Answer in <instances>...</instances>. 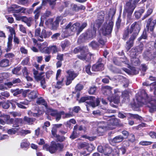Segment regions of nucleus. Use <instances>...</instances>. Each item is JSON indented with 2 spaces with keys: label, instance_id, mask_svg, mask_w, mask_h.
Wrapping results in <instances>:
<instances>
[{
  "label": "nucleus",
  "instance_id": "nucleus-1",
  "mask_svg": "<svg viewBox=\"0 0 156 156\" xmlns=\"http://www.w3.org/2000/svg\"><path fill=\"white\" fill-rule=\"evenodd\" d=\"M141 24L139 21L135 22L131 26L130 28L127 27L124 30L122 39L125 41L127 40L129 37V34H131V36L136 38L140 30Z\"/></svg>",
  "mask_w": 156,
  "mask_h": 156
},
{
  "label": "nucleus",
  "instance_id": "nucleus-2",
  "mask_svg": "<svg viewBox=\"0 0 156 156\" xmlns=\"http://www.w3.org/2000/svg\"><path fill=\"white\" fill-rule=\"evenodd\" d=\"M87 24L86 22L83 23L81 25L79 23L76 22L73 24L70 22L66 26L65 29L66 32L69 36L73 35L75 32L78 35L87 26Z\"/></svg>",
  "mask_w": 156,
  "mask_h": 156
},
{
  "label": "nucleus",
  "instance_id": "nucleus-3",
  "mask_svg": "<svg viewBox=\"0 0 156 156\" xmlns=\"http://www.w3.org/2000/svg\"><path fill=\"white\" fill-rule=\"evenodd\" d=\"M73 52L77 54L79 52L80 54L77 55V57L82 60H85L86 62H89L91 59V54L88 53V48L86 46L77 47L74 48Z\"/></svg>",
  "mask_w": 156,
  "mask_h": 156
},
{
  "label": "nucleus",
  "instance_id": "nucleus-4",
  "mask_svg": "<svg viewBox=\"0 0 156 156\" xmlns=\"http://www.w3.org/2000/svg\"><path fill=\"white\" fill-rule=\"evenodd\" d=\"M117 120L114 119H109L107 122V126L106 127L104 125H101V124H104L103 122H100L98 124V127L97 131L98 133H103L107 129L112 130L115 128V126L117 124Z\"/></svg>",
  "mask_w": 156,
  "mask_h": 156
},
{
  "label": "nucleus",
  "instance_id": "nucleus-5",
  "mask_svg": "<svg viewBox=\"0 0 156 156\" xmlns=\"http://www.w3.org/2000/svg\"><path fill=\"white\" fill-rule=\"evenodd\" d=\"M52 34L50 31H46L44 29H43L41 32L40 28L36 29L35 32V36L38 38V41L41 42L44 41L43 38L49 37Z\"/></svg>",
  "mask_w": 156,
  "mask_h": 156
},
{
  "label": "nucleus",
  "instance_id": "nucleus-6",
  "mask_svg": "<svg viewBox=\"0 0 156 156\" xmlns=\"http://www.w3.org/2000/svg\"><path fill=\"white\" fill-rule=\"evenodd\" d=\"M95 98L93 96H87L82 97L79 101V103H83L85 102L87 103L88 105L94 108L98 106L100 103V101L99 99H97L95 101L94 99Z\"/></svg>",
  "mask_w": 156,
  "mask_h": 156
},
{
  "label": "nucleus",
  "instance_id": "nucleus-7",
  "mask_svg": "<svg viewBox=\"0 0 156 156\" xmlns=\"http://www.w3.org/2000/svg\"><path fill=\"white\" fill-rule=\"evenodd\" d=\"M96 36V30L94 28L93 30L87 31L85 34H83L79 37L78 41L79 43L84 42L85 40L91 39Z\"/></svg>",
  "mask_w": 156,
  "mask_h": 156
},
{
  "label": "nucleus",
  "instance_id": "nucleus-8",
  "mask_svg": "<svg viewBox=\"0 0 156 156\" xmlns=\"http://www.w3.org/2000/svg\"><path fill=\"white\" fill-rule=\"evenodd\" d=\"M136 7V6L131 3L130 2L128 1L126 3L124 6L123 13L126 14L127 13L128 16H130L132 14Z\"/></svg>",
  "mask_w": 156,
  "mask_h": 156
},
{
  "label": "nucleus",
  "instance_id": "nucleus-9",
  "mask_svg": "<svg viewBox=\"0 0 156 156\" xmlns=\"http://www.w3.org/2000/svg\"><path fill=\"white\" fill-rule=\"evenodd\" d=\"M102 62V59L99 58L97 62L95 64L93 65L92 70L94 72H97L103 70L104 65Z\"/></svg>",
  "mask_w": 156,
  "mask_h": 156
},
{
  "label": "nucleus",
  "instance_id": "nucleus-10",
  "mask_svg": "<svg viewBox=\"0 0 156 156\" xmlns=\"http://www.w3.org/2000/svg\"><path fill=\"white\" fill-rule=\"evenodd\" d=\"M146 21L147 22L146 26L147 29L148 30H150L151 31H153L156 25V19L153 20L152 17H151Z\"/></svg>",
  "mask_w": 156,
  "mask_h": 156
},
{
  "label": "nucleus",
  "instance_id": "nucleus-11",
  "mask_svg": "<svg viewBox=\"0 0 156 156\" xmlns=\"http://www.w3.org/2000/svg\"><path fill=\"white\" fill-rule=\"evenodd\" d=\"M113 26V22L109 21L106 27L103 29V33L105 35L110 34L112 32Z\"/></svg>",
  "mask_w": 156,
  "mask_h": 156
},
{
  "label": "nucleus",
  "instance_id": "nucleus-12",
  "mask_svg": "<svg viewBox=\"0 0 156 156\" xmlns=\"http://www.w3.org/2000/svg\"><path fill=\"white\" fill-rule=\"evenodd\" d=\"M56 144L55 143H51L50 146L45 145L43 146V149L48 151L51 154L55 153L57 151Z\"/></svg>",
  "mask_w": 156,
  "mask_h": 156
},
{
  "label": "nucleus",
  "instance_id": "nucleus-13",
  "mask_svg": "<svg viewBox=\"0 0 156 156\" xmlns=\"http://www.w3.org/2000/svg\"><path fill=\"white\" fill-rule=\"evenodd\" d=\"M136 38L131 36L129 40L126 43L125 48L127 51H128L134 45V41Z\"/></svg>",
  "mask_w": 156,
  "mask_h": 156
},
{
  "label": "nucleus",
  "instance_id": "nucleus-14",
  "mask_svg": "<svg viewBox=\"0 0 156 156\" xmlns=\"http://www.w3.org/2000/svg\"><path fill=\"white\" fill-rule=\"evenodd\" d=\"M48 44L46 42H44L42 44L38 45V48L40 51L42 53L49 54L48 47H47Z\"/></svg>",
  "mask_w": 156,
  "mask_h": 156
},
{
  "label": "nucleus",
  "instance_id": "nucleus-15",
  "mask_svg": "<svg viewBox=\"0 0 156 156\" xmlns=\"http://www.w3.org/2000/svg\"><path fill=\"white\" fill-rule=\"evenodd\" d=\"M72 12L74 13V12H77L80 10H85V7L82 5L80 6H78L77 5L75 4H72L71 5Z\"/></svg>",
  "mask_w": 156,
  "mask_h": 156
},
{
  "label": "nucleus",
  "instance_id": "nucleus-16",
  "mask_svg": "<svg viewBox=\"0 0 156 156\" xmlns=\"http://www.w3.org/2000/svg\"><path fill=\"white\" fill-rule=\"evenodd\" d=\"M105 14L103 11H101L98 13V20L97 24H98V27H99L101 24L103 23L105 17Z\"/></svg>",
  "mask_w": 156,
  "mask_h": 156
},
{
  "label": "nucleus",
  "instance_id": "nucleus-17",
  "mask_svg": "<svg viewBox=\"0 0 156 156\" xmlns=\"http://www.w3.org/2000/svg\"><path fill=\"white\" fill-rule=\"evenodd\" d=\"M22 21L26 23L27 25L29 27L31 26L33 20V18L31 17L27 18L26 16H23L21 17Z\"/></svg>",
  "mask_w": 156,
  "mask_h": 156
},
{
  "label": "nucleus",
  "instance_id": "nucleus-18",
  "mask_svg": "<svg viewBox=\"0 0 156 156\" xmlns=\"http://www.w3.org/2000/svg\"><path fill=\"white\" fill-rule=\"evenodd\" d=\"M62 17L61 16H59L56 18L55 20L52 24V28L53 30H56L59 26V22L62 20Z\"/></svg>",
  "mask_w": 156,
  "mask_h": 156
},
{
  "label": "nucleus",
  "instance_id": "nucleus-19",
  "mask_svg": "<svg viewBox=\"0 0 156 156\" xmlns=\"http://www.w3.org/2000/svg\"><path fill=\"white\" fill-rule=\"evenodd\" d=\"M13 39L12 36H10L8 38V41L7 44V46L5 49V50L6 52L10 51L12 48V42Z\"/></svg>",
  "mask_w": 156,
  "mask_h": 156
},
{
  "label": "nucleus",
  "instance_id": "nucleus-20",
  "mask_svg": "<svg viewBox=\"0 0 156 156\" xmlns=\"http://www.w3.org/2000/svg\"><path fill=\"white\" fill-rule=\"evenodd\" d=\"M112 89V87L109 86H106L102 87V90L104 95H108L111 93V90Z\"/></svg>",
  "mask_w": 156,
  "mask_h": 156
},
{
  "label": "nucleus",
  "instance_id": "nucleus-21",
  "mask_svg": "<svg viewBox=\"0 0 156 156\" xmlns=\"http://www.w3.org/2000/svg\"><path fill=\"white\" fill-rule=\"evenodd\" d=\"M9 60L6 58H4L0 61V67L4 68L8 66L9 65Z\"/></svg>",
  "mask_w": 156,
  "mask_h": 156
},
{
  "label": "nucleus",
  "instance_id": "nucleus-22",
  "mask_svg": "<svg viewBox=\"0 0 156 156\" xmlns=\"http://www.w3.org/2000/svg\"><path fill=\"white\" fill-rule=\"evenodd\" d=\"M131 64L134 66H138L140 63V62L139 59L136 57H131Z\"/></svg>",
  "mask_w": 156,
  "mask_h": 156
},
{
  "label": "nucleus",
  "instance_id": "nucleus-23",
  "mask_svg": "<svg viewBox=\"0 0 156 156\" xmlns=\"http://www.w3.org/2000/svg\"><path fill=\"white\" fill-rule=\"evenodd\" d=\"M70 45V42L68 40H65L62 42L61 43V46L63 50H64L65 48L68 47Z\"/></svg>",
  "mask_w": 156,
  "mask_h": 156
},
{
  "label": "nucleus",
  "instance_id": "nucleus-24",
  "mask_svg": "<svg viewBox=\"0 0 156 156\" xmlns=\"http://www.w3.org/2000/svg\"><path fill=\"white\" fill-rule=\"evenodd\" d=\"M2 117L7 124L12 123L13 120V119H10V116L9 115H3Z\"/></svg>",
  "mask_w": 156,
  "mask_h": 156
},
{
  "label": "nucleus",
  "instance_id": "nucleus-25",
  "mask_svg": "<svg viewBox=\"0 0 156 156\" xmlns=\"http://www.w3.org/2000/svg\"><path fill=\"white\" fill-rule=\"evenodd\" d=\"M108 99L110 102H113L115 104H118L119 102V96L115 95L112 98L108 97Z\"/></svg>",
  "mask_w": 156,
  "mask_h": 156
},
{
  "label": "nucleus",
  "instance_id": "nucleus-26",
  "mask_svg": "<svg viewBox=\"0 0 156 156\" xmlns=\"http://www.w3.org/2000/svg\"><path fill=\"white\" fill-rule=\"evenodd\" d=\"M9 96L10 94L7 91L2 92L0 94V99L1 100L6 99Z\"/></svg>",
  "mask_w": 156,
  "mask_h": 156
},
{
  "label": "nucleus",
  "instance_id": "nucleus-27",
  "mask_svg": "<svg viewBox=\"0 0 156 156\" xmlns=\"http://www.w3.org/2000/svg\"><path fill=\"white\" fill-rule=\"evenodd\" d=\"M124 139V137L121 135H119L114 138L112 140L114 143H118L122 142Z\"/></svg>",
  "mask_w": 156,
  "mask_h": 156
},
{
  "label": "nucleus",
  "instance_id": "nucleus-28",
  "mask_svg": "<svg viewBox=\"0 0 156 156\" xmlns=\"http://www.w3.org/2000/svg\"><path fill=\"white\" fill-rule=\"evenodd\" d=\"M38 93L36 91H33L31 92L28 95V97L30 100H33L37 97Z\"/></svg>",
  "mask_w": 156,
  "mask_h": 156
},
{
  "label": "nucleus",
  "instance_id": "nucleus-29",
  "mask_svg": "<svg viewBox=\"0 0 156 156\" xmlns=\"http://www.w3.org/2000/svg\"><path fill=\"white\" fill-rule=\"evenodd\" d=\"M23 120L24 121L28 124H32L35 121V118H30L27 116H25Z\"/></svg>",
  "mask_w": 156,
  "mask_h": 156
},
{
  "label": "nucleus",
  "instance_id": "nucleus-30",
  "mask_svg": "<svg viewBox=\"0 0 156 156\" xmlns=\"http://www.w3.org/2000/svg\"><path fill=\"white\" fill-rule=\"evenodd\" d=\"M36 103L39 105H43L46 107L47 106V104L46 101L41 97L37 99Z\"/></svg>",
  "mask_w": 156,
  "mask_h": 156
},
{
  "label": "nucleus",
  "instance_id": "nucleus-31",
  "mask_svg": "<svg viewBox=\"0 0 156 156\" xmlns=\"http://www.w3.org/2000/svg\"><path fill=\"white\" fill-rule=\"evenodd\" d=\"M23 91V89H20L19 88H17L15 89H11L10 92L13 94L14 96H16L22 93Z\"/></svg>",
  "mask_w": 156,
  "mask_h": 156
},
{
  "label": "nucleus",
  "instance_id": "nucleus-32",
  "mask_svg": "<svg viewBox=\"0 0 156 156\" xmlns=\"http://www.w3.org/2000/svg\"><path fill=\"white\" fill-rule=\"evenodd\" d=\"M22 122V120L21 119H15L14 122L12 126L14 127H18L19 126V124Z\"/></svg>",
  "mask_w": 156,
  "mask_h": 156
},
{
  "label": "nucleus",
  "instance_id": "nucleus-33",
  "mask_svg": "<svg viewBox=\"0 0 156 156\" xmlns=\"http://www.w3.org/2000/svg\"><path fill=\"white\" fill-rule=\"evenodd\" d=\"M66 72L68 74V76L72 78V80H74L77 75L76 74L74 73V71L71 70H68Z\"/></svg>",
  "mask_w": 156,
  "mask_h": 156
},
{
  "label": "nucleus",
  "instance_id": "nucleus-34",
  "mask_svg": "<svg viewBox=\"0 0 156 156\" xmlns=\"http://www.w3.org/2000/svg\"><path fill=\"white\" fill-rule=\"evenodd\" d=\"M41 8L42 7L41 6H39L37 7L34 12V13L35 14L34 18L35 21L40 16V10Z\"/></svg>",
  "mask_w": 156,
  "mask_h": 156
},
{
  "label": "nucleus",
  "instance_id": "nucleus-35",
  "mask_svg": "<svg viewBox=\"0 0 156 156\" xmlns=\"http://www.w3.org/2000/svg\"><path fill=\"white\" fill-rule=\"evenodd\" d=\"M97 40L99 43L102 45H104L106 42V40L104 39V38L102 37L100 35H99L98 36Z\"/></svg>",
  "mask_w": 156,
  "mask_h": 156
},
{
  "label": "nucleus",
  "instance_id": "nucleus-36",
  "mask_svg": "<svg viewBox=\"0 0 156 156\" xmlns=\"http://www.w3.org/2000/svg\"><path fill=\"white\" fill-rule=\"evenodd\" d=\"M136 48L134 47L132 48L130 50L129 55L131 57H135V56L138 55L139 54L137 52Z\"/></svg>",
  "mask_w": 156,
  "mask_h": 156
},
{
  "label": "nucleus",
  "instance_id": "nucleus-37",
  "mask_svg": "<svg viewBox=\"0 0 156 156\" xmlns=\"http://www.w3.org/2000/svg\"><path fill=\"white\" fill-rule=\"evenodd\" d=\"M58 48L55 45L51 46L48 47V50L49 51V54L51 51L53 53H55L58 51Z\"/></svg>",
  "mask_w": 156,
  "mask_h": 156
},
{
  "label": "nucleus",
  "instance_id": "nucleus-38",
  "mask_svg": "<svg viewBox=\"0 0 156 156\" xmlns=\"http://www.w3.org/2000/svg\"><path fill=\"white\" fill-rule=\"evenodd\" d=\"M136 48L137 52L139 54L141 53L144 49V45L143 43H141L138 45L134 47Z\"/></svg>",
  "mask_w": 156,
  "mask_h": 156
},
{
  "label": "nucleus",
  "instance_id": "nucleus-39",
  "mask_svg": "<svg viewBox=\"0 0 156 156\" xmlns=\"http://www.w3.org/2000/svg\"><path fill=\"white\" fill-rule=\"evenodd\" d=\"M153 11V9L149 8L147 11L146 14L142 18V20H144L149 16L152 13Z\"/></svg>",
  "mask_w": 156,
  "mask_h": 156
},
{
  "label": "nucleus",
  "instance_id": "nucleus-40",
  "mask_svg": "<svg viewBox=\"0 0 156 156\" xmlns=\"http://www.w3.org/2000/svg\"><path fill=\"white\" fill-rule=\"evenodd\" d=\"M29 143L27 141V139H24L22 140L21 143V148H27L29 146Z\"/></svg>",
  "mask_w": 156,
  "mask_h": 156
},
{
  "label": "nucleus",
  "instance_id": "nucleus-41",
  "mask_svg": "<svg viewBox=\"0 0 156 156\" xmlns=\"http://www.w3.org/2000/svg\"><path fill=\"white\" fill-rule=\"evenodd\" d=\"M64 80V78H62L61 81H58L56 82V85H55V88L58 89L61 88L63 85L62 83Z\"/></svg>",
  "mask_w": 156,
  "mask_h": 156
},
{
  "label": "nucleus",
  "instance_id": "nucleus-42",
  "mask_svg": "<svg viewBox=\"0 0 156 156\" xmlns=\"http://www.w3.org/2000/svg\"><path fill=\"white\" fill-rule=\"evenodd\" d=\"M113 63L115 65L117 66H120L121 62L119 58L115 57H113L112 58Z\"/></svg>",
  "mask_w": 156,
  "mask_h": 156
},
{
  "label": "nucleus",
  "instance_id": "nucleus-43",
  "mask_svg": "<svg viewBox=\"0 0 156 156\" xmlns=\"http://www.w3.org/2000/svg\"><path fill=\"white\" fill-rule=\"evenodd\" d=\"M92 114L95 117H98L102 115V112L99 110L93 111Z\"/></svg>",
  "mask_w": 156,
  "mask_h": 156
},
{
  "label": "nucleus",
  "instance_id": "nucleus-44",
  "mask_svg": "<svg viewBox=\"0 0 156 156\" xmlns=\"http://www.w3.org/2000/svg\"><path fill=\"white\" fill-rule=\"evenodd\" d=\"M89 45L93 48L95 49L98 47L99 44L97 42L93 41L89 44Z\"/></svg>",
  "mask_w": 156,
  "mask_h": 156
},
{
  "label": "nucleus",
  "instance_id": "nucleus-45",
  "mask_svg": "<svg viewBox=\"0 0 156 156\" xmlns=\"http://www.w3.org/2000/svg\"><path fill=\"white\" fill-rule=\"evenodd\" d=\"M31 131L29 130L22 129L19 132L20 135L22 136H24L30 133Z\"/></svg>",
  "mask_w": 156,
  "mask_h": 156
},
{
  "label": "nucleus",
  "instance_id": "nucleus-46",
  "mask_svg": "<svg viewBox=\"0 0 156 156\" xmlns=\"http://www.w3.org/2000/svg\"><path fill=\"white\" fill-rule=\"evenodd\" d=\"M128 136V141L131 143H133L136 140L135 136L133 134L131 133L129 134Z\"/></svg>",
  "mask_w": 156,
  "mask_h": 156
},
{
  "label": "nucleus",
  "instance_id": "nucleus-47",
  "mask_svg": "<svg viewBox=\"0 0 156 156\" xmlns=\"http://www.w3.org/2000/svg\"><path fill=\"white\" fill-rule=\"evenodd\" d=\"M130 115H131V113H124V114H123L121 112H119L118 114V116L120 118L124 119L126 116Z\"/></svg>",
  "mask_w": 156,
  "mask_h": 156
},
{
  "label": "nucleus",
  "instance_id": "nucleus-48",
  "mask_svg": "<svg viewBox=\"0 0 156 156\" xmlns=\"http://www.w3.org/2000/svg\"><path fill=\"white\" fill-rule=\"evenodd\" d=\"M74 14V13L70 11L69 9H66L63 15L64 16H66L68 15H72Z\"/></svg>",
  "mask_w": 156,
  "mask_h": 156
},
{
  "label": "nucleus",
  "instance_id": "nucleus-49",
  "mask_svg": "<svg viewBox=\"0 0 156 156\" xmlns=\"http://www.w3.org/2000/svg\"><path fill=\"white\" fill-rule=\"evenodd\" d=\"M28 114L29 115L31 116H33L35 117H38L40 115L39 111H38L36 113H33L31 111H29L28 112Z\"/></svg>",
  "mask_w": 156,
  "mask_h": 156
},
{
  "label": "nucleus",
  "instance_id": "nucleus-50",
  "mask_svg": "<svg viewBox=\"0 0 156 156\" xmlns=\"http://www.w3.org/2000/svg\"><path fill=\"white\" fill-rule=\"evenodd\" d=\"M96 87L94 86H93L90 88L88 91V93L90 94H94L96 91Z\"/></svg>",
  "mask_w": 156,
  "mask_h": 156
},
{
  "label": "nucleus",
  "instance_id": "nucleus-51",
  "mask_svg": "<svg viewBox=\"0 0 156 156\" xmlns=\"http://www.w3.org/2000/svg\"><path fill=\"white\" fill-rule=\"evenodd\" d=\"M2 108L4 109H8L10 106L9 103L8 101L2 102Z\"/></svg>",
  "mask_w": 156,
  "mask_h": 156
},
{
  "label": "nucleus",
  "instance_id": "nucleus-52",
  "mask_svg": "<svg viewBox=\"0 0 156 156\" xmlns=\"http://www.w3.org/2000/svg\"><path fill=\"white\" fill-rule=\"evenodd\" d=\"M17 3L20 5H27L28 3L27 0H18Z\"/></svg>",
  "mask_w": 156,
  "mask_h": 156
},
{
  "label": "nucleus",
  "instance_id": "nucleus-53",
  "mask_svg": "<svg viewBox=\"0 0 156 156\" xmlns=\"http://www.w3.org/2000/svg\"><path fill=\"white\" fill-rule=\"evenodd\" d=\"M64 112H58L56 115L55 116L56 118V120L57 121H58L61 118V116L63 114Z\"/></svg>",
  "mask_w": 156,
  "mask_h": 156
},
{
  "label": "nucleus",
  "instance_id": "nucleus-54",
  "mask_svg": "<svg viewBox=\"0 0 156 156\" xmlns=\"http://www.w3.org/2000/svg\"><path fill=\"white\" fill-rule=\"evenodd\" d=\"M147 35L146 32L144 31L143 32L142 35L138 39L139 41H141V39H146L147 38Z\"/></svg>",
  "mask_w": 156,
  "mask_h": 156
},
{
  "label": "nucleus",
  "instance_id": "nucleus-55",
  "mask_svg": "<svg viewBox=\"0 0 156 156\" xmlns=\"http://www.w3.org/2000/svg\"><path fill=\"white\" fill-rule=\"evenodd\" d=\"M152 142L150 141H142L139 143V144L142 145L148 146L151 145Z\"/></svg>",
  "mask_w": 156,
  "mask_h": 156
},
{
  "label": "nucleus",
  "instance_id": "nucleus-56",
  "mask_svg": "<svg viewBox=\"0 0 156 156\" xmlns=\"http://www.w3.org/2000/svg\"><path fill=\"white\" fill-rule=\"evenodd\" d=\"M20 66H17L12 69V72L14 74H18V72L20 71Z\"/></svg>",
  "mask_w": 156,
  "mask_h": 156
},
{
  "label": "nucleus",
  "instance_id": "nucleus-57",
  "mask_svg": "<svg viewBox=\"0 0 156 156\" xmlns=\"http://www.w3.org/2000/svg\"><path fill=\"white\" fill-rule=\"evenodd\" d=\"M20 30L24 34H26L27 32L25 27L22 25H19Z\"/></svg>",
  "mask_w": 156,
  "mask_h": 156
},
{
  "label": "nucleus",
  "instance_id": "nucleus-58",
  "mask_svg": "<svg viewBox=\"0 0 156 156\" xmlns=\"http://www.w3.org/2000/svg\"><path fill=\"white\" fill-rule=\"evenodd\" d=\"M77 137V133L76 131H73L70 136L69 138L72 139H74Z\"/></svg>",
  "mask_w": 156,
  "mask_h": 156
},
{
  "label": "nucleus",
  "instance_id": "nucleus-59",
  "mask_svg": "<svg viewBox=\"0 0 156 156\" xmlns=\"http://www.w3.org/2000/svg\"><path fill=\"white\" fill-rule=\"evenodd\" d=\"M15 55L12 53H7L5 55L4 57L7 58H11L14 57Z\"/></svg>",
  "mask_w": 156,
  "mask_h": 156
},
{
  "label": "nucleus",
  "instance_id": "nucleus-60",
  "mask_svg": "<svg viewBox=\"0 0 156 156\" xmlns=\"http://www.w3.org/2000/svg\"><path fill=\"white\" fill-rule=\"evenodd\" d=\"M83 88V86L80 84H78L75 87V90L78 91H80Z\"/></svg>",
  "mask_w": 156,
  "mask_h": 156
},
{
  "label": "nucleus",
  "instance_id": "nucleus-61",
  "mask_svg": "<svg viewBox=\"0 0 156 156\" xmlns=\"http://www.w3.org/2000/svg\"><path fill=\"white\" fill-rule=\"evenodd\" d=\"M60 34L59 33H56L53 34L51 37V39L54 41L57 39L58 37L60 36Z\"/></svg>",
  "mask_w": 156,
  "mask_h": 156
},
{
  "label": "nucleus",
  "instance_id": "nucleus-62",
  "mask_svg": "<svg viewBox=\"0 0 156 156\" xmlns=\"http://www.w3.org/2000/svg\"><path fill=\"white\" fill-rule=\"evenodd\" d=\"M26 12V9L24 7H20L19 9L16 10L17 13L21 12L25 13Z\"/></svg>",
  "mask_w": 156,
  "mask_h": 156
},
{
  "label": "nucleus",
  "instance_id": "nucleus-63",
  "mask_svg": "<svg viewBox=\"0 0 156 156\" xmlns=\"http://www.w3.org/2000/svg\"><path fill=\"white\" fill-rule=\"evenodd\" d=\"M12 81L13 85L20 83L21 82V80L19 78H14L13 79Z\"/></svg>",
  "mask_w": 156,
  "mask_h": 156
},
{
  "label": "nucleus",
  "instance_id": "nucleus-64",
  "mask_svg": "<svg viewBox=\"0 0 156 156\" xmlns=\"http://www.w3.org/2000/svg\"><path fill=\"white\" fill-rule=\"evenodd\" d=\"M86 67V71L89 75H91L92 73L90 71L91 68V66L90 65H88L87 66H85Z\"/></svg>",
  "mask_w": 156,
  "mask_h": 156
}]
</instances>
